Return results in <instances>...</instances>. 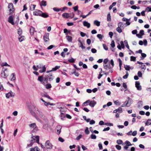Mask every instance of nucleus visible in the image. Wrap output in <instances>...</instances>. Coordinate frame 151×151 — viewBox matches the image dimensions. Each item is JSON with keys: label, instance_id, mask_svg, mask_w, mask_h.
<instances>
[{"label": "nucleus", "instance_id": "nucleus-1", "mask_svg": "<svg viewBox=\"0 0 151 151\" xmlns=\"http://www.w3.org/2000/svg\"><path fill=\"white\" fill-rule=\"evenodd\" d=\"M36 139V142L37 143H39V137L38 136H36L35 137L34 136H32V138L33 139L31 140V143L29 145H27V147H29V146H31L33 145V143L34 142L35 139Z\"/></svg>", "mask_w": 151, "mask_h": 151}, {"label": "nucleus", "instance_id": "nucleus-2", "mask_svg": "<svg viewBox=\"0 0 151 151\" xmlns=\"http://www.w3.org/2000/svg\"><path fill=\"white\" fill-rule=\"evenodd\" d=\"M8 9H9V14L10 15L12 14L14 11V8L13 4L12 3H11L9 4Z\"/></svg>", "mask_w": 151, "mask_h": 151}, {"label": "nucleus", "instance_id": "nucleus-3", "mask_svg": "<svg viewBox=\"0 0 151 151\" xmlns=\"http://www.w3.org/2000/svg\"><path fill=\"white\" fill-rule=\"evenodd\" d=\"M45 145L47 149H51L52 148L53 145L49 140H47L45 144Z\"/></svg>", "mask_w": 151, "mask_h": 151}, {"label": "nucleus", "instance_id": "nucleus-4", "mask_svg": "<svg viewBox=\"0 0 151 151\" xmlns=\"http://www.w3.org/2000/svg\"><path fill=\"white\" fill-rule=\"evenodd\" d=\"M72 16L71 17V16H70V14L68 13H63L62 14V16L65 19H67L68 17H70V18H73L74 16V14L73 13H72Z\"/></svg>", "mask_w": 151, "mask_h": 151}, {"label": "nucleus", "instance_id": "nucleus-5", "mask_svg": "<svg viewBox=\"0 0 151 151\" xmlns=\"http://www.w3.org/2000/svg\"><path fill=\"white\" fill-rule=\"evenodd\" d=\"M14 93H13L12 91H10L8 93L6 94V96L7 98H9L10 97H14Z\"/></svg>", "mask_w": 151, "mask_h": 151}, {"label": "nucleus", "instance_id": "nucleus-6", "mask_svg": "<svg viewBox=\"0 0 151 151\" xmlns=\"http://www.w3.org/2000/svg\"><path fill=\"white\" fill-rule=\"evenodd\" d=\"M29 127L31 129H33V130L34 132L36 131L37 130V128L35 123H33L29 125Z\"/></svg>", "mask_w": 151, "mask_h": 151}, {"label": "nucleus", "instance_id": "nucleus-7", "mask_svg": "<svg viewBox=\"0 0 151 151\" xmlns=\"http://www.w3.org/2000/svg\"><path fill=\"white\" fill-rule=\"evenodd\" d=\"M140 82L139 81H136L135 82V86L137 88V89L138 90H141L142 89V87L140 85Z\"/></svg>", "mask_w": 151, "mask_h": 151}, {"label": "nucleus", "instance_id": "nucleus-8", "mask_svg": "<svg viewBox=\"0 0 151 151\" xmlns=\"http://www.w3.org/2000/svg\"><path fill=\"white\" fill-rule=\"evenodd\" d=\"M88 103L89 105L90 106H91V107H93L96 104V103L94 101H90L89 100V102Z\"/></svg>", "mask_w": 151, "mask_h": 151}, {"label": "nucleus", "instance_id": "nucleus-9", "mask_svg": "<svg viewBox=\"0 0 151 151\" xmlns=\"http://www.w3.org/2000/svg\"><path fill=\"white\" fill-rule=\"evenodd\" d=\"M42 13V11L39 10H36L34 12L33 14L35 15L40 16Z\"/></svg>", "mask_w": 151, "mask_h": 151}, {"label": "nucleus", "instance_id": "nucleus-10", "mask_svg": "<svg viewBox=\"0 0 151 151\" xmlns=\"http://www.w3.org/2000/svg\"><path fill=\"white\" fill-rule=\"evenodd\" d=\"M1 77L4 78H6L8 76V73L4 71H2L1 73Z\"/></svg>", "mask_w": 151, "mask_h": 151}, {"label": "nucleus", "instance_id": "nucleus-11", "mask_svg": "<svg viewBox=\"0 0 151 151\" xmlns=\"http://www.w3.org/2000/svg\"><path fill=\"white\" fill-rule=\"evenodd\" d=\"M8 22L12 25H14V23L13 22V19L12 16H10L8 18Z\"/></svg>", "mask_w": 151, "mask_h": 151}, {"label": "nucleus", "instance_id": "nucleus-12", "mask_svg": "<svg viewBox=\"0 0 151 151\" xmlns=\"http://www.w3.org/2000/svg\"><path fill=\"white\" fill-rule=\"evenodd\" d=\"M104 68L105 69H106V70L111 69L112 68L111 66H110V64H107V65H104Z\"/></svg>", "mask_w": 151, "mask_h": 151}, {"label": "nucleus", "instance_id": "nucleus-13", "mask_svg": "<svg viewBox=\"0 0 151 151\" xmlns=\"http://www.w3.org/2000/svg\"><path fill=\"white\" fill-rule=\"evenodd\" d=\"M49 35L48 34H45L43 36V39L44 41L45 42H48L49 40Z\"/></svg>", "mask_w": 151, "mask_h": 151}, {"label": "nucleus", "instance_id": "nucleus-14", "mask_svg": "<svg viewBox=\"0 0 151 151\" xmlns=\"http://www.w3.org/2000/svg\"><path fill=\"white\" fill-rule=\"evenodd\" d=\"M47 78H48V80L50 81H51L53 79V77L51 73L49 74L48 75H47Z\"/></svg>", "mask_w": 151, "mask_h": 151}, {"label": "nucleus", "instance_id": "nucleus-15", "mask_svg": "<svg viewBox=\"0 0 151 151\" xmlns=\"http://www.w3.org/2000/svg\"><path fill=\"white\" fill-rule=\"evenodd\" d=\"M38 80L40 82H42L43 84L45 83L44 82H43L44 78L43 76H39L38 77Z\"/></svg>", "mask_w": 151, "mask_h": 151}, {"label": "nucleus", "instance_id": "nucleus-16", "mask_svg": "<svg viewBox=\"0 0 151 151\" xmlns=\"http://www.w3.org/2000/svg\"><path fill=\"white\" fill-rule=\"evenodd\" d=\"M83 25L86 27L88 28H89L90 27V24L87 21H84L83 22Z\"/></svg>", "mask_w": 151, "mask_h": 151}, {"label": "nucleus", "instance_id": "nucleus-17", "mask_svg": "<svg viewBox=\"0 0 151 151\" xmlns=\"http://www.w3.org/2000/svg\"><path fill=\"white\" fill-rule=\"evenodd\" d=\"M129 104V102L128 101H125L124 103L121 106L122 107H129L130 106V104Z\"/></svg>", "mask_w": 151, "mask_h": 151}, {"label": "nucleus", "instance_id": "nucleus-18", "mask_svg": "<svg viewBox=\"0 0 151 151\" xmlns=\"http://www.w3.org/2000/svg\"><path fill=\"white\" fill-rule=\"evenodd\" d=\"M35 31V29L34 27H31L30 29V32L32 35H33Z\"/></svg>", "mask_w": 151, "mask_h": 151}, {"label": "nucleus", "instance_id": "nucleus-19", "mask_svg": "<svg viewBox=\"0 0 151 151\" xmlns=\"http://www.w3.org/2000/svg\"><path fill=\"white\" fill-rule=\"evenodd\" d=\"M93 24L97 26H99L100 24V22L97 20H95L94 21Z\"/></svg>", "mask_w": 151, "mask_h": 151}, {"label": "nucleus", "instance_id": "nucleus-20", "mask_svg": "<svg viewBox=\"0 0 151 151\" xmlns=\"http://www.w3.org/2000/svg\"><path fill=\"white\" fill-rule=\"evenodd\" d=\"M40 16L44 18H47L49 16L48 14H47L42 13H42L41 14V15Z\"/></svg>", "mask_w": 151, "mask_h": 151}, {"label": "nucleus", "instance_id": "nucleus-21", "mask_svg": "<svg viewBox=\"0 0 151 151\" xmlns=\"http://www.w3.org/2000/svg\"><path fill=\"white\" fill-rule=\"evenodd\" d=\"M118 27H119L120 28H124V24L122 22H120L118 23Z\"/></svg>", "mask_w": 151, "mask_h": 151}, {"label": "nucleus", "instance_id": "nucleus-22", "mask_svg": "<svg viewBox=\"0 0 151 151\" xmlns=\"http://www.w3.org/2000/svg\"><path fill=\"white\" fill-rule=\"evenodd\" d=\"M67 39L69 42H72V39L71 36H66Z\"/></svg>", "mask_w": 151, "mask_h": 151}, {"label": "nucleus", "instance_id": "nucleus-23", "mask_svg": "<svg viewBox=\"0 0 151 151\" xmlns=\"http://www.w3.org/2000/svg\"><path fill=\"white\" fill-rule=\"evenodd\" d=\"M11 75L12 76V77L11 79V81H13L15 80L16 79L15 74L14 73H13Z\"/></svg>", "mask_w": 151, "mask_h": 151}, {"label": "nucleus", "instance_id": "nucleus-24", "mask_svg": "<svg viewBox=\"0 0 151 151\" xmlns=\"http://www.w3.org/2000/svg\"><path fill=\"white\" fill-rule=\"evenodd\" d=\"M47 5L46 4V1H42L41 3L40 4V6H45Z\"/></svg>", "mask_w": 151, "mask_h": 151}, {"label": "nucleus", "instance_id": "nucleus-25", "mask_svg": "<svg viewBox=\"0 0 151 151\" xmlns=\"http://www.w3.org/2000/svg\"><path fill=\"white\" fill-rule=\"evenodd\" d=\"M151 121V119H148L147 120V122L145 123V125H150L151 124V122H150Z\"/></svg>", "mask_w": 151, "mask_h": 151}, {"label": "nucleus", "instance_id": "nucleus-26", "mask_svg": "<svg viewBox=\"0 0 151 151\" xmlns=\"http://www.w3.org/2000/svg\"><path fill=\"white\" fill-rule=\"evenodd\" d=\"M60 67V66H56L55 67L52 68L51 70V71H56L57 70L59 69Z\"/></svg>", "mask_w": 151, "mask_h": 151}, {"label": "nucleus", "instance_id": "nucleus-27", "mask_svg": "<svg viewBox=\"0 0 151 151\" xmlns=\"http://www.w3.org/2000/svg\"><path fill=\"white\" fill-rule=\"evenodd\" d=\"M46 69V68L45 67V66L44 65L42 67V69L40 70H39V72L40 73H43V72H44L45 71Z\"/></svg>", "mask_w": 151, "mask_h": 151}, {"label": "nucleus", "instance_id": "nucleus-28", "mask_svg": "<svg viewBox=\"0 0 151 151\" xmlns=\"http://www.w3.org/2000/svg\"><path fill=\"white\" fill-rule=\"evenodd\" d=\"M111 19L110 14L109 13L107 15V20L108 22H110L111 21Z\"/></svg>", "mask_w": 151, "mask_h": 151}, {"label": "nucleus", "instance_id": "nucleus-29", "mask_svg": "<svg viewBox=\"0 0 151 151\" xmlns=\"http://www.w3.org/2000/svg\"><path fill=\"white\" fill-rule=\"evenodd\" d=\"M1 65L2 67H3L4 66H8L9 67H10V65H8L6 62L3 63H2V64Z\"/></svg>", "mask_w": 151, "mask_h": 151}, {"label": "nucleus", "instance_id": "nucleus-30", "mask_svg": "<svg viewBox=\"0 0 151 151\" xmlns=\"http://www.w3.org/2000/svg\"><path fill=\"white\" fill-rule=\"evenodd\" d=\"M118 61L119 63V66L120 70H121V66L122 65V61L120 58L118 59Z\"/></svg>", "mask_w": 151, "mask_h": 151}, {"label": "nucleus", "instance_id": "nucleus-31", "mask_svg": "<svg viewBox=\"0 0 151 151\" xmlns=\"http://www.w3.org/2000/svg\"><path fill=\"white\" fill-rule=\"evenodd\" d=\"M89 102V100H88L86 101L85 102H84L83 104V106H86L88 105L87 103H88Z\"/></svg>", "mask_w": 151, "mask_h": 151}, {"label": "nucleus", "instance_id": "nucleus-32", "mask_svg": "<svg viewBox=\"0 0 151 151\" xmlns=\"http://www.w3.org/2000/svg\"><path fill=\"white\" fill-rule=\"evenodd\" d=\"M71 74H74L77 77L78 76L79 74L78 72H76V70H74V71Z\"/></svg>", "mask_w": 151, "mask_h": 151}, {"label": "nucleus", "instance_id": "nucleus-33", "mask_svg": "<svg viewBox=\"0 0 151 151\" xmlns=\"http://www.w3.org/2000/svg\"><path fill=\"white\" fill-rule=\"evenodd\" d=\"M42 96L45 97L47 98L50 100H52V99L48 95L46 94H44Z\"/></svg>", "mask_w": 151, "mask_h": 151}, {"label": "nucleus", "instance_id": "nucleus-34", "mask_svg": "<svg viewBox=\"0 0 151 151\" xmlns=\"http://www.w3.org/2000/svg\"><path fill=\"white\" fill-rule=\"evenodd\" d=\"M36 7V5L34 4L31 5V7L30 8V10H34Z\"/></svg>", "mask_w": 151, "mask_h": 151}, {"label": "nucleus", "instance_id": "nucleus-35", "mask_svg": "<svg viewBox=\"0 0 151 151\" xmlns=\"http://www.w3.org/2000/svg\"><path fill=\"white\" fill-rule=\"evenodd\" d=\"M45 87L47 89H49L52 87V86L50 84H47L46 85Z\"/></svg>", "mask_w": 151, "mask_h": 151}, {"label": "nucleus", "instance_id": "nucleus-36", "mask_svg": "<svg viewBox=\"0 0 151 151\" xmlns=\"http://www.w3.org/2000/svg\"><path fill=\"white\" fill-rule=\"evenodd\" d=\"M116 31L119 33L122 32V28L118 27L116 28Z\"/></svg>", "mask_w": 151, "mask_h": 151}, {"label": "nucleus", "instance_id": "nucleus-37", "mask_svg": "<svg viewBox=\"0 0 151 151\" xmlns=\"http://www.w3.org/2000/svg\"><path fill=\"white\" fill-rule=\"evenodd\" d=\"M125 144L128 146H130L132 145L130 142L128 141L127 140L125 142Z\"/></svg>", "mask_w": 151, "mask_h": 151}, {"label": "nucleus", "instance_id": "nucleus-38", "mask_svg": "<svg viewBox=\"0 0 151 151\" xmlns=\"http://www.w3.org/2000/svg\"><path fill=\"white\" fill-rule=\"evenodd\" d=\"M136 58L135 57L131 56L130 57V60L131 61H136Z\"/></svg>", "mask_w": 151, "mask_h": 151}, {"label": "nucleus", "instance_id": "nucleus-39", "mask_svg": "<svg viewBox=\"0 0 151 151\" xmlns=\"http://www.w3.org/2000/svg\"><path fill=\"white\" fill-rule=\"evenodd\" d=\"M18 39L19 41L20 42H21L23 41L24 40V36H21L19 37H18Z\"/></svg>", "mask_w": 151, "mask_h": 151}, {"label": "nucleus", "instance_id": "nucleus-40", "mask_svg": "<svg viewBox=\"0 0 151 151\" xmlns=\"http://www.w3.org/2000/svg\"><path fill=\"white\" fill-rule=\"evenodd\" d=\"M124 68L126 70H130V66L128 65H126L124 66Z\"/></svg>", "mask_w": 151, "mask_h": 151}, {"label": "nucleus", "instance_id": "nucleus-41", "mask_svg": "<svg viewBox=\"0 0 151 151\" xmlns=\"http://www.w3.org/2000/svg\"><path fill=\"white\" fill-rule=\"evenodd\" d=\"M68 61L70 63H73L75 61V59L73 58H72L68 60Z\"/></svg>", "mask_w": 151, "mask_h": 151}, {"label": "nucleus", "instance_id": "nucleus-42", "mask_svg": "<svg viewBox=\"0 0 151 151\" xmlns=\"http://www.w3.org/2000/svg\"><path fill=\"white\" fill-rule=\"evenodd\" d=\"M53 10L56 12H58L60 11H61V9L57 8V7H54L53 8Z\"/></svg>", "mask_w": 151, "mask_h": 151}, {"label": "nucleus", "instance_id": "nucleus-43", "mask_svg": "<svg viewBox=\"0 0 151 151\" xmlns=\"http://www.w3.org/2000/svg\"><path fill=\"white\" fill-rule=\"evenodd\" d=\"M116 143L119 145H121L123 143V142L122 140L119 139L117 140Z\"/></svg>", "mask_w": 151, "mask_h": 151}, {"label": "nucleus", "instance_id": "nucleus-44", "mask_svg": "<svg viewBox=\"0 0 151 151\" xmlns=\"http://www.w3.org/2000/svg\"><path fill=\"white\" fill-rule=\"evenodd\" d=\"M111 46L112 47H114L115 46V42L114 40H112L111 44Z\"/></svg>", "mask_w": 151, "mask_h": 151}, {"label": "nucleus", "instance_id": "nucleus-45", "mask_svg": "<svg viewBox=\"0 0 151 151\" xmlns=\"http://www.w3.org/2000/svg\"><path fill=\"white\" fill-rule=\"evenodd\" d=\"M138 106L139 107H141L142 106L143 102L141 101H140L138 102Z\"/></svg>", "mask_w": 151, "mask_h": 151}, {"label": "nucleus", "instance_id": "nucleus-46", "mask_svg": "<svg viewBox=\"0 0 151 151\" xmlns=\"http://www.w3.org/2000/svg\"><path fill=\"white\" fill-rule=\"evenodd\" d=\"M18 33L19 36H20L22 34V29L20 28H19L18 30Z\"/></svg>", "mask_w": 151, "mask_h": 151}, {"label": "nucleus", "instance_id": "nucleus-47", "mask_svg": "<svg viewBox=\"0 0 151 151\" xmlns=\"http://www.w3.org/2000/svg\"><path fill=\"white\" fill-rule=\"evenodd\" d=\"M97 37L99 39H102L103 36L101 34H99L97 35Z\"/></svg>", "mask_w": 151, "mask_h": 151}, {"label": "nucleus", "instance_id": "nucleus-48", "mask_svg": "<svg viewBox=\"0 0 151 151\" xmlns=\"http://www.w3.org/2000/svg\"><path fill=\"white\" fill-rule=\"evenodd\" d=\"M91 137L92 139H95L96 138V135L93 134H92L91 136Z\"/></svg>", "mask_w": 151, "mask_h": 151}, {"label": "nucleus", "instance_id": "nucleus-49", "mask_svg": "<svg viewBox=\"0 0 151 151\" xmlns=\"http://www.w3.org/2000/svg\"><path fill=\"white\" fill-rule=\"evenodd\" d=\"M128 75H129L128 73V72H127L126 74L123 77V78L124 79H126L127 78Z\"/></svg>", "mask_w": 151, "mask_h": 151}, {"label": "nucleus", "instance_id": "nucleus-50", "mask_svg": "<svg viewBox=\"0 0 151 151\" xmlns=\"http://www.w3.org/2000/svg\"><path fill=\"white\" fill-rule=\"evenodd\" d=\"M103 73L104 74L106 75H108L109 73V72H108L107 73H105L104 71H103L102 70V69L101 68V72H100L99 73Z\"/></svg>", "mask_w": 151, "mask_h": 151}, {"label": "nucleus", "instance_id": "nucleus-51", "mask_svg": "<svg viewBox=\"0 0 151 151\" xmlns=\"http://www.w3.org/2000/svg\"><path fill=\"white\" fill-rule=\"evenodd\" d=\"M117 110L119 113H121L122 112V109L121 107H119Z\"/></svg>", "mask_w": 151, "mask_h": 151}, {"label": "nucleus", "instance_id": "nucleus-52", "mask_svg": "<svg viewBox=\"0 0 151 151\" xmlns=\"http://www.w3.org/2000/svg\"><path fill=\"white\" fill-rule=\"evenodd\" d=\"M98 146L99 147V148L100 150H102L103 149V147L102 145V144L101 143H99L98 144Z\"/></svg>", "mask_w": 151, "mask_h": 151}, {"label": "nucleus", "instance_id": "nucleus-53", "mask_svg": "<svg viewBox=\"0 0 151 151\" xmlns=\"http://www.w3.org/2000/svg\"><path fill=\"white\" fill-rule=\"evenodd\" d=\"M85 132L86 134H88L89 133V132L88 130V129L87 127H86V129L85 130Z\"/></svg>", "mask_w": 151, "mask_h": 151}, {"label": "nucleus", "instance_id": "nucleus-54", "mask_svg": "<svg viewBox=\"0 0 151 151\" xmlns=\"http://www.w3.org/2000/svg\"><path fill=\"white\" fill-rule=\"evenodd\" d=\"M103 47L104 48V49L106 50H108V48L106 46V45L105 44H103Z\"/></svg>", "mask_w": 151, "mask_h": 151}, {"label": "nucleus", "instance_id": "nucleus-55", "mask_svg": "<svg viewBox=\"0 0 151 151\" xmlns=\"http://www.w3.org/2000/svg\"><path fill=\"white\" fill-rule=\"evenodd\" d=\"M38 113H37L38 114H39L40 116H43V114L40 111L37 110Z\"/></svg>", "mask_w": 151, "mask_h": 151}, {"label": "nucleus", "instance_id": "nucleus-56", "mask_svg": "<svg viewBox=\"0 0 151 151\" xmlns=\"http://www.w3.org/2000/svg\"><path fill=\"white\" fill-rule=\"evenodd\" d=\"M104 124L105 125H107V126H113V124L112 123H106Z\"/></svg>", "mask_w": 151, "mask_h": 151}, {"label": "nucleus", "instance_id": "nucleus-57", "mask_svg": "<svg viewBox=\"0 0 151 151\" xmlns=\"http://www.w3.org/2000/svg\"><path fill=\"white\" fill-rule=\"evenodd\" d=\"M30 111L32 114L33 116H35V112L32 110V109H29Z\"/></svg>", "mask_w": 151, "mask_h": 151}, {"label": "nucleus", "instance_id": "nucleus-58", "mask_svg": "<svg viewBox=\"0 0 151 151\" xmlns=\"http://www.w3.org/2000/svg\"><path fill=\"white\" fill-rule=\"evenodd\" d=\"M146 10L147 12H151V7H148L146 9Z\"/></svg>", "mask_w": 151, "mask_h": 151}, {"label": "nucleus", "instance_id": "nucleus-59", "mask_svg": "<svg viewBox=\"0 0 151 151\" xmlns=\"http://www.w3.org/2000/svg\"><path fill=\"white\" fill-rule=\"evenodd\" d=\"M115 147L116 148L119 150H120L121 149V147L120 145H116Z\"/></svg>", "mask_w": 151, "mask_h": 151}, {"label": "nucleus", "instance_id": "nucleus-60", "mask_svg": "<svg viewBox=\"0 0 151 151\" xmlns=\"http://www.w3.org/2000/svg\"><path fill=\"white\" fill-rule=\"evenodd\" d=\"M141 55L142 56V57L143 58H142V60L144 58L146 57V55L144 53H142Z\"/></svg>", "mask_w": 151, "mask_h": 151}, {"label": "nucleus", "instance_id": "nucleus-61", "mask_svg": "<svg viewBox=\"0 0 151 151\" xmlns=\"http://www.w3.org/2000/svg\"><path fill=\"white\" fill-rule=\"evenodd\" d=\"M91 52L93 53H95L97 52V50L94 48H92L91 50Z\"/></svg>", "mask_w": 151, "mask_h": 151}, {"label": "nucleus", "instance_id": "nucleus-62", "mask_svg": "<svg viewBox=\"0 0 151 151\" xmlns=\"http://www.w3.org/2000/svg\"><path fill=\"white\" fill-rule=\"evenodd\" d=\"M78 6H76L73 7V9H74V11L75 12L78 11Z\"/></svg>", "mask_w": 151, "mask_h": 151}, {"label": "nucleus", "instance_id": "nucleus-63", "mask_svg": "<svg viewBox=\"0 0 151 151\" xmlns=\"http://www.w3.org/2000/svg\"><path fill=\"white\" fill-rule=\"evenodd\" d=\"M120 44L121 46V47H122V48H124V44L123 42L122 41H121L120 42Z\"/></svg>", "mask_w": 151, "mask_h": 151}, {"label": "nucleus", "instance_id": "nucleus-64", "mask_svg": "<svg viewBox=\"0 0 151 151\" xmlns=\"http://www.w3.org/2000/svg\"><path fill=\"white\" fill-rule=\"evenodd\" d=\"M138 76L139 77H141L142 76V74L141 71H139L137 73Z\"/></svg>", "mask_w": 151, "mask_h": 151}]
</instances>
